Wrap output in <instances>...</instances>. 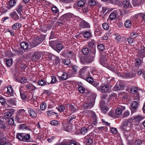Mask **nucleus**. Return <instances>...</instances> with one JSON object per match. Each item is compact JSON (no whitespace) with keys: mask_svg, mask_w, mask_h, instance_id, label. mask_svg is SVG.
<instances>
[{"mask_svg":"<svg viewBox=\"0 0 145 145\" xmlns=\"http://www.w3.org/2000/svg\"><path fill=\"white\" fill-rule=\"evenodd\" d=\"M87 67H85L81 68L79 71V76L83 79H85L87 76H88V74L89 72L87 71Z\"/></svg>","mask_w":145,"mask_h":145,"instance_id":"obj_1","label":"nucleus"},{"mask_svg":"<svg viewBox=\"0 0 145 145\" xmlns=\"http://www.w3.org/2000/svg\"><path fill=\"white\" fill-rule=\"evenodd\" d=\"M139 102V101H133L132 102L131 104V113L133 114L137 111Z\"/></svg>","mask_w":145,"mask_h":145,"instance_id":"obj_2","label":"nucleus"},{"mask_svg":"<svg viewBox=\"0 0 145 145\" xmlns=\"http://www.w3.org/2000/svg\"><path fill=\"white\" fill-rule=\"evenodd\" d=\"M124 85L122 81H120L118 82L114 87L113 90L114 91L122 90L124 89Z\"/></svg>","mask_w":145,"mask_h":145,"instance_id":"obj_3","label":"nucleus"},{"mask_svg":"<svg viewBox=\"0 0 145 145\" xmlns=\"http://www.w3.org/2000/svg\"><path fill=\"white\" fill-rule=\"evenodd\" d=\"M131 91L132 93L134 94H136L137 99H138L139 93L140 92H142L141 89L135 87H133L132 88Z\"/></svg>","mask_w":145,"mask_h":145,"instance_id":"obj_4","label":"nucleus"},{"mask_svg":"<svg viewBox=\"0 0 145 145\" xmlns=\"http://www.w3.org/2000/svg\"><path fill=\"white\" fill-rule=\"evenodd\" d=\"M93 50V53L92 55H88L85 58V61L86 63H90L93 61L95 53L94 49Z\"/></svg>","mask_w":145,"mask_h":145,"instance_id":"obj_5","label":"nucleus"},{"mask_svg":"<svg viewBox=\"0 0 145 145\" xmlns=\"http://www.w3.org/2000/svg\"><path fill=\"white\" fill-rule=\"evenodd\" d=\"M74 17V15L73 14L71 13H68L62 16L61 17V20H63L66 21L71 18H73Z\"/></svg>","mask_w":145,"mask_h":145,"instance_id":"obj_6","label":"nucleus"},{"mask_svg":"<svg viewBox=\"0 0 145 145\" xmlns=\"http://www.w3.org/2000/svg\"><path fill=\"white\" fill-rule=\"evenodd\" d=\"M138 56L140 58L145 57V48L143 46L140 47L138 53Z\"/></svg>","mask_w":145,"mask_h":145,"instance_id":"obj_7","label":"nucleus"},{"mask_svg":"<svg viewBox=\"0 0 145 145\" xmlns=\"http://www.w3.org/2000/svg\"><path fill=\"white\" fill-rule=\"evenodd\" d=\"M21 48L25 51H28L30 48L29 47L28 44L26 42H23L21 43L20 44Z\"/></svg>","mask_w":145,"mask_h":145,"instance_id":"obj_8","label":"nucleus"},{"mask_svg":"<svg viewBox=\"0 0 145 145\" xmlns=\"http://www.w3.org/2000/svg\"><path fill=\"white\" fill-rule=\"evenodd\" d=\"M100 106L102 112L105 113L108 110V108L105 105V102L101 100L100 103Z\"/></svg>","mask_w":145,"mask_h":145,"instance_id":"obj_9","label":"nucleus"},{"mask_svg":"<svg viewBox=\"0 0 145 145\" xmlns=\"http://www.w3.org/2000/svg\"><path fill=\"white\" fill-rule=\"evenodd\" d=\"M90 113L91 115V120H92L93 124L94 125H95L97 123V119L95 113L93 111H90Z\"/></svg>","mask_w":145,"mask_h":145,"instance_id":"obj_10","label":"nucleus"},{"mask_svg":"<svg viewBox=\"0 0 145 145\" xmlns=\"http://www.w3.org/2000/svg\"><path fill=\"white\" fill-rule=\"evenodd\" d=\"M101 88L103 93L110 92L111 91V89L109 88V86L108 85L106 84L103 86H101Z\"/></svg>","mask_w":145,"mask_h":145,"instance_id":"obj_11","label":"nucleus"},{"mask_svg":"<svg viewBox=\"0 0 145 145\" xmlns=\"http://www.w3.org/2000/svg\"><path fill=\"white\" fill-rule=\"evenodd\" d=\"M14 110H13L4 113V118L5 120L9 118L14 114Z\"/></svg>","mask_w":145,"mask_h":145,"instance_id":"obj_12","label":"nucleus"},{"mask_svg":"<svg viewBox=\"0 0 145 145\" xmlns=\"http://www.w3.org/2000/svg\"><path fill=\"white\" fill-rule=\"evenodd\" d=\"M90 135V134L89 135H88L87 136H86L84 140V143L88 145H90L93 142L92 139L89 138Z\"/></svg>","mask_w":145,"mask_h":145,"instance_id":"obj_13","label":"nucleus"},{"mask_svg":"<svg viewBox=\"0 0 145 145\" xmlns=\"http://www.w3.org/2000/svg\"><path fill=\"white\" fill-rule=\"evenodd\" d=\"M80 26L82 27L85 28L90 27L89 24L85 21H83L81 22L80 24Z\"/></svg>","mask_w":145,"mask_h":145,"instance_id":"obj_14","label":"nucleus"},{"mask_svg":"<svg viewBox=\"0 0 145 145\" xmlns=\"http://www.w3.org/2000/svg\"><path fill=\"white\" fill-rule=\"evenodd\" d=\"M8 103L10 106L16 104V99L15 98L10 99L8 100Z\"/></svg>","mask_w":145,"mask_h":145,"instance_id":"obj_15","label":"nucleus"},{"mask_svg":"<svg viewBox=\"0 0 145 145\" xmlns=\"http://www.w3.org/2000/svg\"><path fill=\"white\" fill-rule=\"evenodd\" d=\"M28 111L30 116L33 118L36 117V113L35 111L32 109H29Z\"/></svg>","mask_w":145,"mask_h":145,"instance_id":"obj_16","label":"nucleus"},{"mask_svg":"<svg viewBox=\"0 0 145 145\" xmlns=\"http://www.w3.org/2000/svg\"><path fill=\"white\" fill-rule=\"evenodd\" d=\"M23 2L21 3L16 8V11L19 14H21V12L23 11Z\"/></svg>","mask_w":145,"mask_h":145,"instance_id":"obj_17","label":"nucleus"},{"mask_svg":"<svg viewBox=\"0 0 145 145\" xmlns=\"http://www.w3.org/2000/svg\"><path fill=\"white\" fill-rule=\"evenodd\" d=\"M123 7L125 8L131 7V5L130 3L127 0L123 2Z\"/></svg>","mask_w":145,"mask_h":145,"instance_id":"obj_18","label":"nucleus"},{"mask_svg":"<svg viewBox=\"0 0 145 145\" xmlns=\"http://www.w3.org/2000/svg\"><path fill=\"white\" fill-rule=\"evenodd\" d=\"M144 118L143 116L138 115L136 116H133V120L137 122H139Z\"/></svg>","mask_w":145,"mask_h":145,"instance_id":"obj_19","label":"nucleus"},{"mask_svg":"<svg viewBox=\"0 0 145 145\" xmlns=\"http://www.w3.org/2000/svg\"><path fill=\"white\" fill-rule=\"evenodd\" d=\"M57 42L58 41L57 40L50 41L49 42V45L52 48L54 49L56 48L55 46H56L58 43Z\"/></svg>","mask_w":145,"mask_h":145,"instance_id":"obj_20","label":"nucleus"},{"mask_svg":"<svg viewBox=\"0 0 145 145\" xmlns=\"http://www.w3.org/2000/svg\"><path fill=\"white\" fill-rule=\"evenodd\" d=\"M12 51L15 55H18L23 54L24 53L23 51L20 48L13 50Z\"/></svg>","mask_w":145,"mask_h":145,"instance_id":"obj_21","label":"nucleus"},{"mask_svg":"<svg viewBox=\"0 0 145 145\" xmlns=\"http://www.w3.org/2000/svg\"><path fill=\"white\" fill-rule=\"evenodd\" d=\"M5 61L6 62V65L7 66H11L13 62V60L12 59H4Z\"/></svg>","mask_w":145,"mask_h":145,"instance_id":"obj_22","label":"nucleus"},{"mask_svg":"<svg viewBox=\"0 0 145 145\" xmlns=\"http://www.w3.org/2000/svg\"><path fill=\"white\" fill-rule=\"evenodd\" d=\"M11 17L14 20H18L19 18V17L17 14L16 12L15 11H14L10 14Z\"/></svg>","mask_w":145,"mask_h":145,"instance_id":"obj_23","label":"nucleus"},{"mask_svg":"<svg viewBox=\"0 0 145 145\" xmlns=\"http://www.w3.org/2000/svg\"><path fill=\"white\" fill-rule=\"evenodd\" d=\"M132 25V23L130 20L128 19L124 23V26L127 28H130Z\"/></svg>","mask_w":145,"mask_h":145,"instance_id":"obj_24","label":"nucleus"},{"mask_svg":"<svg viewBox=\"0 0 145 145\" xmlns=\"http://www.w3.org/2000/svg\"><path fill=\"white\" fill-rule=\"evenodd\" d=\"M25 87L27 89H31V93H32L34 91H35L36 87L35 86L33 87L30 85L28 84L26 85Z\"/></svg>","mask_w":145,"mask_h":145,"instance_id":"obj_25","label":"nucleus"},{"mask_svg":"<svg viewBox=\"0 0 145 145\" xmlns=\"http://www.w3.org/2000/svg\"><path fill=\"white\" fill-rule=\"evenodd\" d=\"M117 12L116 11H114L112 12L109 15V17L110 19L111 20H113L115 19L116 18Z\"/></svg>","mask_w":145,"mask_h":145,"instance_id":"obj_26","label":"nucleus"},{"mask_svg":"<svg viewBox=\"0 0 145 145\" xmlns=\"http://www.w3.org/2000/svg\"><path fill=\"white\" fill-rule=\"evenodd\" d=\"M92 106V103L90 102L88 103H85L83 105V107L85 109H88L91 108Z\"/></svg>","mask_w":145,"mask_h":145,"instance_id":"obj_27","label":"nucleus"},{"mask_svg":"<svg viewBox=\"0 0 145 145\" xmlns=\"http://www.w3.org/2000/svg\"><path fill=\"white\" fill-rule=\"evenodd\" d=\"M75 118L76 116H69L67 119V121L70 124L72 123L74 121Z\"/></svg>","mask_w":145,"mask_h":145,"instance_id":"obj_28","label":"nucleus"},{"mask_svg":"<svg viewBox=\"0 0 145 145\" xmlns=\"http://www.w3.org/2000/svg\"><path fill=\"white\" fill-rule=\"evenodd\" d=\"M24 133H18L16 136V138L20 140H22L23 141L24 138Z\"/></svg>","mask_w":145,"mask_h":145,"instance_id":"obj_29","label":"nucleus"},{"mask_svg":"<svg viewBox=\"0 0 145 145\" xmlns=\"http://www.w3.org/2000/svg\"><path fill=\"white\" fill-rule=\"evenodd\" d=\"M21 27V24L17 23L13 24L12 26V29L13 30H16L20 28Z\"/></svg>","mask_w":145,"mask_h":145,"instance_id":"obj_30","label":"nucleus"},{"mask_svg":"<svg viewBox=\"0 0 145 145\" xmlns=\"http://www.w3.org/2000/svg\"><path fill=\"white\" fill-rule=\"evenodd\" d=\"M131 123L129 121V120H126L123 121V125L126 127H129V126H131Z\"/></svg>","mask_w":145,"mask_h":145,"instance_id":"obj_31","label":"nucleus"},{"mask_svg":"<svg viewBox=\"0 0 145 145\" xmlns=\"http://www.w3.org/2000/svg\"><path fill=\"white\" fill-rule=\"evenodd\" d=\"M132 3L133 5L135 7L141 4V1H139V0H132Z\"/></svg>","mask_w":145,"mask_h":145,"instance_id":"obj_32","label":"nucleus"},{"mask_svg":"<svg viewBox=\"0 0 145 145\" xmlns=\"http://www.w3.org/2000/svg\"><path fill=\"white\" fill-rule=\"evenodd\" d=\"M30 45L31 48H33L35 46H36V39L35 40L32 39L30 42Z\"/></svg>","mask_w":145,"mask_h":145,"instance_id":"obj_33","label":"nucleus"},{"mask_svg":"<svg viewBox=\"0 0 145 145\" xmlns=\"http://www.w3.org/2000/svg\"><path fill=\"white\" fill-rule=\"evenodd\" d=\"M23 117H21L20 115H18L17 114L15 118V121H16L18 123H21L22 121H21V119Z\"/></svg>","mask_w":145,"mask_h":145,"instance_id":"obj_34","label":"nucleus"},{"mask_svg":"<svg viewBox=\"0 0 145 145\" xmlns=\"http://www.w3.org/2000/svg\"><path fill=\"white\" fill-rule=\"evenodd\" d=\"M25 111L23 109L19 110L17 114L23 117V115L25 114Z\"/></svg>","mask_w":145,"mask_h":145,"instance_id":"obj_35","label":"nucleus"},{"mask_svg":"<svg viewBox=\"0 0 145 145\" xmlns=\"http://www.w3.org/2000/svg\"><path fill=\"white\" fill-rule=\"evenodd\" d=\"M88 129L84 127L81 128L80 130V132L82 134L85 135L88 133Z\"/></svg>","mask_w":145,"mask_h":145,"instance_id":"obj_36","label":"nucleus"},{"mask_svg":"<svg viewBox=\"0 0 145 145\" xmlns=\"http://www.w3.org/2000/svg\"><path fill=\"white\" fill-rule=\"evenodd\" d=\"M24 140L23 141H29V140L30 138V135L29 134L24 133Z\"/></svg>","mask_w":145,"mask_h":145,"instance_id":"obj_37","label":"nucleus"},{"mask_svg":"<svg viewBox=\"0 0 145 145\" xmlns=\"http://www.w3.org/2000/svg\"><path fill=\"white\" fill-rule=\"evenodd\" d=\"M8 4L11 7H13L16 5V2L15 0H10L8 1Z\"/></svg>","mask_w":145,"mask_h":145,"instance_id":"obj_38","label":"nucleus"},{"mask_svg":"<svg viewBox=\"0 0 145 145\" xmlns=\"http://www.w3.org/2000/svg\"><path fill=\"white\" fill-rule=\"evenodd\" d=\"M96 5V1L93 0H90L88 3L90 7H92L95 6Z\"/></svg>","mask_w":145,"mask_h":145,"instance_id":"obj_39","label":"nucleus"},{"mask_svg":"<svg viewBox=\"0 0 145 145\" xmlns=\"http://www.w3.org/2000/svg\"><path fill=\"white\" fill-rule=\"evenodd\" d=\"M89 51L88 49L87 48H83L82 50V53L85 55L88 54Z\"/></svg>","mask_w":145,"mask_h":145,"instance_id":"obj_40","label":"nucleus"},{"mask_svg":"<svg viewBox=\"0 0 145 145\" xmlns=\"http://www.w3.org/2000/svg\"><path fill=\"white\" fill-rule=\"evenodd\" d=\"M63 47V45L59 43L57 44L56 46V48H55L57 50L60 51L61 50Z\"/></svg>","mask_w":145,"mask_h":145,"instance_id":"obj_41","label":"nucleus"},{"mask_svg":"<svg viewBox=\"0 0 145 145\" xmlns=\"http://www.w3.org/2000/svg\"><path fill=\"white\" fill-rule=\"evenodd\" d=\"M44 39L43 38H42L37 37V46L40 44L42 42Z\"/></svg>","mask_w":145,"mask_h":145,"instance_id":"obj_42","label":"nucleus"},{"mask_svg":"<svg viewBox=\"0 0 145 145\" xmlns=\"http://www.w3.org/2000/svg\"><path fill=\"white\" fill-rule=\"evenodd\" d=\"M35 94H34V93L33 92L32 93H31L32 95V97L31 99V101H32L33 102V103H34L35 102H36V96L35 95Z\"/></svg>","mask_w":145,"mask_h":145,"instance_id":"obj_43","label":"nucleus"},{"mask_svg":"<svg viewBox=\"0 0 145 145\" xmlns=\"http://www.w3.org/2000/svg\"><path fill=\"white\" fill-rule=\"evenodd\" d=\"M38 83L39 85L43 86L46 84V82L42 79H41L39 80L38 82Z\"/></svg>","mask_w":145,"mask_h":145,"instance_id":"obj_44","label":"nucleus"},{"mask_svg":"<svg viewBox=\"0 0 145 145\" xmlns=\"http://www.w3.org/2000/svg\"><path fill=\"white\" fill-rule=\"evenodd\" d=\"M77 4L80 7H83L85 5V2L83 0H80L78 2Z\"/></svg>","mask_w":145,"mask_h":145,"instance_id":"obj_45","label":"nucleus"},{"mask_svg":"<svg viewBox=\"0 0 145 145\" xmlns=\"http://www.w3.org/2000/svg\"><path fill=\"white\" fill-rule=\"evenodd\" d=\"M88 46L89 48L91 49H93L95 48V45L93 42H91L88 43Z\"/></svg>","mask_w":145,"mask_h":145,"instance_id":"obj_46","label":"nucleus"},{"mask_svg":"<svg viewBox=\"0 0 145 145\" xmlns=\"http://www.w3.org/2000/svg\"><path fill=\"white\" fill-rule=\"evenodd\" d=\"M91 35L90 33L88 31H85L83 33V36L84 37L86 38H88L90 37Z\"/></svg>","mask_w":145,"mask_h":145,"instance_id":"obj_47","label":"nucleus"},{"mask_svg":"<svg viewBox=\"0 0 145 145\" xmlns=\"http://www.w3.org/2000/svg\"><path fill=\"white\" fill-rule=\"evenodd\" d=\"M98 48L100 51H102L105 49V46L103 44H100L98 46Z\"/></svg>","mask_w":145,"mask_h":145,"instance_id":"obj_48","label":"nucleus"},{"mask_svg":"<svg viewBox=\"0 0 145 145\" xmlns=\"http://www.w3.org/2000/svg\"><path fill=\"white\" fill-rule=\"evenodd\" d=\"M8 123L9 125H13L14 123V119L12 118L9 119L8 120Z\"/></svg>","mask_w":145,"mask_h":145,"instance_id":"obj_49","label":"nucleus"},{"mask_svg":"<svg viewBox=\"0 0 145 145\" xmlns=\"http://www.w3.org/2000/svg\"><path fill=\"white\" fill-rule=\"evenodd\" d=\"M103 28L105 30H107L109 29V26L108 24L106 23H104L102 24Z\"/></svg>","mask_w":145,"mask_h":145,"instance_id":"obj_50","label":"nucleus"},{"mask_svg":"<svg viewBox=\"0 0 145 145\" xmlns=\"http://www.w3.org/2000/svg\"><path fill=\"white\" fill-rule=\"evenodd\" d=\"M52 12L54 13H57L59 11V10L56 7H53L52 8Z\"/></svg>","mask_w":145,"mask_h":145,"instance_id":"obj_51","label":"nucleus"},{"mask_svg":"<svg viewBox=\"0 0 145 145\" xmlns=\"http://www.w3.org/2000/svg\"><path fill=\"white\" fill-rule=\"evenodd\" d=\"M69 109L72 112H74L76 111L77 109L74 106L72 105L69 106Z\"/></svg>","mask_w":145,"mask_h":145,"instance_id":"obj_52","label":"nucleus"},{"mask_svg":"<svg viewBox=\"0 0 145 145\" xmlns=\"http://www.w3.org/2000/svg\"><path fill=\"white\" fill-rule=\"evenodd\" d=\"M50 123L51 124L54 126L57 125L58 124V122L56 120H52L50 122Z\"/></svg>","mask_w":145,"mask_h":145,"instance_id":"obj_53","label":"nucleus"},{"mask_svg":"<svg viewBox=\"0 0 145 145\" xmlns=\"http://www.w3.org/2000/svg\"><path fill=\"white\" fill-rule=\"evenodd\" d=\"M138 34L137 33H131L130 35V37L134 39L137 36Z\"/></svg>","mask_w":145,"mask_h":145,"instance_id":"obj_54","label":"nucleus"},{"mask_svg":"<svg viewBox=\"0 0 145 145\" xmlns=\"http://www.w3.org/2000/svg\"><path fill=\"white\" fill-rule=\"evenodd\" d=\"M127 38L125 37H120L119 42H118V43H121L122 42L127 41Z\"/></svg>","mask_w":145,"mask_h":145,"instance_id":"obj_55","label":"nucleus"},{"mask_svg":"<svg viewBox=\"0 0 145 145\" xmlns=\"http://www.w3.org/2000/svg\"><path fill=\"white\" fill-rule=\"evenodd\" d=\"M46 104L44 103H43L40 106V108L42 110H44L46 109Z\"/></svg>","mask_w":145,"mask_h":145,"instance_id":"obj_56","label":"nucleus"},{"mask_svg":"<svg viewBox=\"0 0 145 145\" xmlns=\"http://www.w3.org/2000/svg\"><path fill=\"white\" fill-rule=\"evenodd\" d=\"M65 109V108L63 105H61L58 106V110L60 112H63Z\"/></svg>","mask_w":145,"mask_h":145,"instance_id":"obj_57","label":"nucleus"},{"mask_svg":"<svg viewBox=\"0 0 145 145\" xmlns=\"http://www.w3.org/2000/svg\"><path fill=\"white\" fill-rule=\"evenodd\" d=\"M78 91L81 93H84L85 91V89L84 87L80 86L78 88Z\"/></svg>","mask_w":145,"mask_h":145,"instance_id":"obj_58","label":"nucleus"},{"mask_svg":"<svg viewBox=\"0 0 145 145\" xmlns=\"http://www.w3.org/2000/svg\"><path fill=\"white\" fill-rule=\"evenodd\" d=\"M63 61L65 65H69L71 63L70 60L67 59L63 60Z\"/></svg>","mask_w":145,"mask_h":145,"instance_id":"obj_59","label":"nucleus"},{"mask_svg":"<svg viewBox=\"0 0 145 145\" xmlns=\"http://www.w3.org/2000/svg\"><path fill=\"white\" fill-rule=\"evenodd\" d=\"M47 115L48 116H51V115H54V114H56V116H58V114L57 113L55 112H52V111L50 110H48L47 111Z\"/></svg>","mask_w":145,"mask_h":145,"instance_id":"obj_60","label":"nucleus"},{"mask_svg":"<svg viewBox=\"0 0 145 145\" xmlns=\"http://www.w3.org/2000/svg\"><path fill=\"white\" fill-rule=\"evenodd\" d=\"M61 77L62 80H65L66 79L67 77V75L66 73H63Z\"/></svg>","mask_w":145,"mask_h":145,"instance_id":"obj_61","label":"nucleus"},{"mask_svg":"<svg viewBox=\"0 0 145 145\" xmlns=\"http://www.w3.org/2000/svg\"><path fill=\"white\" fill-rule=\"evenodd\" d=\"M116 113L117 114H120L122 113V109L120 108H118L116 109Z\"/></svg>","mask_w":145,"mask_h":145,"instance_id":"obj_62","label":"nucleus"},{"mask_svg":"<svg viewBox=\"0 0 145 145\" xmlns=\"http://www.w3.org/2000/svg\"><path fill=\"white\" fill-rule=\"evenodd\" d=\"M12 88L11 86L8 87H7V93L8 94H10L12 93Z\"/></svg>","mask_w":145,"mask_h":145,"instance_id":"obj_63","label":"nucleus"},{"mask_svg":"<svg viewBox=\"0 0 145 145\" xmlns=\"http://www.w3.org/2000/svg\"><path fill=\"white\" fill-rule=\"evenodd\" d=\"M129 115V112L128 111H126L124 112L122 116L123 118H125L128 116Z\"/></svg>","mask_w":145,"mask_h":145,"instance_id":"obj_64","label":"nucleus"}]
</instances>
